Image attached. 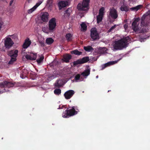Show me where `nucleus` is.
Wrapping results in <instances>:
<instances>
[{
    "mask_svg": "<svg viewBox=\"0 0 150 150\" xmlns=\"http://www.w3.org/2000/svg\"><path fill=\"white\" fill-rule=\"evenodd\" d=\"M54 93L56 95H59L61 93V90L59 89H56L54 90Z\"/></svg>",
    "mask_w": 150,
    "mask_h": 150,
    "instance_id": "nucleus-35",
    "label": "nucleus"
},
{
    "mask_svg": "<svg viewBox=\"0 0 150 150\" xmlns=\"http://www.w3.org/2000/svg\"><path fill=\"white\" fill-rule=\"evenodd\" d=\"M13 86L14 84L13 83L6 81L0 83V88H4L5 89V88H9L12 87Z\"/></svg>",
    "mask_w": 150,
    "mask_h": 150,
    "instance_id": "nucleus-10",
    "label": "nucleus"
},
{
    "mask_svg": "<svg viewBox=\"0 0 150 150\" xmlns=\"http://www.w3.org/2000/svg\"><path fill=\"white\" fill-rule=\"evenodd\" d=\"M120 59H118L117 61H110L105 64H104L102 66V69H104L105 68L107 67L117 63V62L120 60Z\"/></svg>",
    "mask_w": 150,
    "mask_h": 150,
    "instance_id": "nucleus-18",
    "label": "nucleus"
},
{
    "mask_svg": "<svg viewBox=\"0 0 150 150\" xmlns=\"http://www.w3.org/2000/svg\"><path fill=\"white\" fill-rule=\"evenodd\" d=\"M57 77V75L55 74L48 75L46 77V79L45 80V81L46 82H48L54 79Z\"/></svg>",
    "mask_w": 150,
    "mask_h": 150,
    "instance_id": "nucleus-19",
    "label": "nucleus"
},
{
    "mask_svg": "<svg viewBox=\"0 0 150 150\" xmlns=\"http://www.w3.org/2000/svg\"><path fill=\"white\" fill-rule=\"evenodd\" d=\"M31 42L28 38L26 39L25 41L24 44L23 45V48L26 49L30 45Z\"/></svg>",
    "mask_w": 150,
    "mask_h": 150,
    "instance_id": "nucleus-21",
    "label": "nucleus"
},
{
    "mask_svg": "<svg viewBox=\"0 0 150 150\" xmlns=\"http://www.w3.org/2000/svg\"><path fill=\"white\" fill-rule=\"evenodd\" d=\"M63 105H62V107H61L60 106V105L59 107L58 108H57V109H62V107H63Z\"/></svg>",
    "mask_w": 150,
    "mask_h": 150,
    "instance_id": "nucleus-46",
    "label": "nucleus"
},
{
    "mask_svg": "<svg viewBox=\"0 0 150 150\" xmlns=\"http://www.w3.org/2000/svg\"><path fill=\"white\" fill-rule=\"evenodd\" d=\"M55 18H53L50 19L48 23V27L45 26L42 28V30L44 33L48 34L49 33H52L55 29L56 22Z\"/></svg>",
    "mask_w": 150,
    "mask_h": 150,
    "instance_id": "nucleus-3",
    "label": "nucleus"
},
{
    "mask_svg": "<svg viewBox=\"0 0 150 150\" xmlns=\"http://www.w3.org/2000/svg\"><path fill=\"white\" fill-rule=\"evenodd\" d=\"M103 16L100 15L97 16V23H99L101 22L103 19Z\"/></svg>",
    "mask_w": 150,
    "mask_h": 150,
    "instance_id": "nucleus-33",
    "label": "nucleus"
},
{
    "mask_svg": "<svg viewBox=\"0 0 150 150\" xmlns=\"http://www.w3.org/2000/svg\"><path fill=\"white\" fill-rule=\"evenodd\" d=\"M149 13H147L146 14L143 15L141 21V27L139 25L140 22V19L139 18H135L134 21L132 24V28L133 30L135 32L137 33H144L147 31L148 27L146 25H144L143 23L144 22V19L145 18H148V15H149Z\"/></svg>",
    "mask_w": 150,
    "mask_h": 150,
    "instance_id": "nucleus-1",
    "label": "nucleus"
},
{
    "mask_svg": "<svg viewBox=\"0 0 150 150\" xmlns=\"http://www.w3.org/2000/svg\"><path fill=\"white\" fill-rule=\"evenodd\" d=\"M125 0H122L120 4L121 7L120 8V10L122 11H127L129 8L125 4Z\"/></svg>",
    "mask_w": 150,
    "mask_h": 150,
    "instance_id": "nucleus-16",
    "label": "nucleus"
},
{
    "mask_svg": "<svg viewBox=\"0 0 150 150\" xmlns=\"http://www.w3.org/2000/svg\"><path fill=\"white\" fill-rule=\"evenodd\" d=\"M124 27L125 28V30H126L128 27V25L127 24H125L124 25Z\"/></svg>",
    "mask_w": 150,
    "mask_h": 150,
    "instance_id": "nucleus-42",
    "label": "nucleus"
},
{
    "mask_svg": "<svg viewBox=\"0 0 150 150\" xmlns=\"http://www.w3.org/2000/svg\"><path fill=\"white\" fill-rule=\"evenodd\" d=\"M91 37L93 40L98 39L99 38V33L97 32L96 28H93L91 29Z\"/></svg>",
    "mask_w": 150,
    "mask_h": 150,
    "instance_id": "nucleus-8",
    "label": "nucleus"
},
{
    "mask_svg": "<svg viewBox=\"0 0 150 150\" xmlns=\"http://www.w3.org/2000/svg\"><path fill=\"white\" fill-rule=\"evenodd\" d=\"M89 60V57H86L81 59H78L73 63L74 65H76L79 64H83L87 62Z\"/></svg>",
    "mask_w": 150,
    "mask_h": 150,
    "instance_id": "nucleus-11",
    "label": "nucleus"
},
{
    "mask_svg": "<svg viewBox=\"0 0 150 150\" xmlns=\"http://www.w3.org/2000/svg\"><path fill=\"white\" fill-rule=\"evenodd\" d=\"M3 24V22H0V30H1L2 26Z\"/></svg>",
    "mask_w": 150,
    "mask_h": 150,
    "instance_id": "nucleus-41",
    "label": "nucleus"
},
{
    "mask_svg": "<svg viewBox=\"0 0 150 150\" xmlns=\"http://www.w3.org/2000/svg\"><path fill=\"white\" fill-rule=\"evenodd\" d=\"M33 0H27V2L28 3H31L32 2Z\"/></svg>",
    "mask_w": 150,
    "mask_h": 150,
    "instance_id": "nucleus-45",
    "label": "nucleus"
},
{
    "mask_svg": "<svg viewBox=\"0 0 150 150\" xmlns=\"http://www.w3.org/2000/svg\"><path fill=\"white\" fill-rule=\"evenodd\" d=\"M69 108L71 109L69 110H66L63 112L62 115L63 117L67 118L73 116L77 114L79 111L77 106H73Z\"/></svg>",
    "mask_w": 150,
    "mask_h": 150,
    "instance_id": "nucleus-4",
    "label": "nucleus"
},
{
    "mask_svg": "<svg viewBox=\"0 0 150 150\" xmlns=\"http://www.w3.org/2000/svg\"><path fill=\"white\" fill-rule=\"evenodd\" d=\"M110 15L112 18L114 19H116L118 17L117 12L114 8L110 9Z\"/></svg>",
    "mask_w": 150,
    "mask_h": 150,
    "instance_id": "nucleus-12",
    "label": "nucleus"
},
{
    "mask_svg": "<svg viewBox=\"0 0 150 150\" xmlns=\"http://www.w3.org/2000/svg\"><path fill=\"white\" fill-rule=\"evenodd\" d=\"M75 92L73 90H69L67 91L64 94V95L65 98L68 99L71 98L74 94Z\"/></svg>",
    "mask_w": 150,
    "mask_h": 150,
    "instance_id": "nucleus-14",
    "label": "nucleus"
},
{
    "mask_svg": "<svg viewBox=\"0 0 150 150\" xmlns=\"http://www.w3.org/2000/svg\"><path fill=\"white\" fill-rule=\"evenodd\" d=\"M46 43L48 45L52 44L54 42V40L52 38H48L46 39Z\"/></svg>",
    "mask_w": 150,
    "mask_h": 150,
    "instance_id": "nucleus-30",
    "label": "nucleus"
},
{
    "mask_svg": "<svg viewBox=\"0 0 150 150\" xmlns=\"http://www.w3.org/2000/svg\"><path fill=\"white\" fill-rule=\"evenodd\" d=\"M72 35L70 33H68L66 35V38L68 41H69L72 40Z\"/></svg>",
    "mask_w": 150,
    "mask_h": 150,
    "instance_id": "nucleus-32",
    "label": "nucleus"
},
{
    "mask_svg": "<svg viewBox=\"0 0 150 150\" xmlns=\"http://www.w3.org/2000/svg\"><path fill=\"white\" fill-rule=\"evenodd\" d=\"M28 73V72L27 69H23L21 74V77L23 79L25 78V77H26V75Z\"/></svg>",
    "mask_w": 150,
    "mask_h": 150,
    "instance_id": "nucleus-23",
    "label": "nucleus"
},
{
    "mask_svg": "<svg viewBox=\"0 0 150 150\" xmlns=\"http://www.w3.org/2000/svg\"><path fill=\"white\" fill-rule=\"evenodd\" d=\"M90 0H83L81 3L78 4L77 9L81 11H87L89 9Z\"/></svg>",
    "mask_w": 150,
    "mask_h": 150,
    "instance_id": "nucleus-6",
    "label": "nucleus"
},
{
    "mask_svg": "<svg viewBox=\"0 0 150 150\" xmlns=\"http://www.w3.org/2000/svg\"><path fill=\"white\" fill-rule=\"evenodd\" d=\"M68 5V3L67 1H60L57 4L59 9L60 10L66 7Z\"/></svg>",
    "mask_w": 150,
    "mask_h": 150,
    "instance_id": "nucleus-15",
    "label": "nucleus"
},
{
    "mask_svg": "<svg viewBox=\"0 0 150 150\" xmlns=\"http://www.w3.org/2000/svg\"><path fill=\"white\" fill-rule=\"evenodd\" d=\"M13 35H8L2 40V42H4V47L6 48L9 49L14 44L12 40L13 38Z\"/></svg>",
    "mask_w": 150,
    "mask_h": 150,
    "instance_id": "nucleus-5",
    "label": "nucleus"
},
{
    "mask_svg": "<svg viewBox=\"0 0 150 150\" xmlns=\"http://www.w3.org/2000/svg\"><path fill=\"white\" fill-rule=\"evenodd\" d=\"M49 14L48 13L46 12L42 13L41 17V20L43 22H46L48 21Z\"/></svg>",
    "mask_w": 150,
    "mask_h": 150,
    "instance_id": "nucleus-17",
    "label": "nucleus"
},
{
    "mask_svg": "<svg viewBox=\"0 0 150 150\" xmlns=\"http://www.w3.org/2000/svg\"><path fill=\"white\" fill-rule=\"evenodd\" d=\"M25 57L28 60H34L37 57V54L33 52L30 53L29 54H27L25 56Z\"/></svg>",
    "mask_w": 150,
    "mask_h": 150,
    "instance_id": "nucleus-13",
    "label": "nucleus"
},
{
    "mask_svg": "<svg viewBox=\"0 0 150 150\" xmlns=\"http://www.w3.org/2000/svg\"><path fill=\"white\" fill-rule=\"evenodd\" d=\"M81 30L82 31H86V30L87 25H86L83 22L81 25Z\"/></svg>",
    "mask_w": 150,
    "mask_h": 150,
    "instance_id": "nucleus-31",
    "label": "nucleus"
},
{
    "mask_svg": "<svg viewBox=\"0 0 150 150\" xmlns=\"http://www.w3.org/2000/svg\"><path fill=\"white\" fill-rule=\"evenodd\" d=\"M71 53L72 54H74L76 55H80L82 53L81 52H79L77 50L73 51L71 52Z\"/></svg>",
    "mask_w": 150,
    "mask_h": 150,
    "instance_id": "nucleus-34",
    "label": "nucleus"
},
{
    "mask_svg": "<svg viewBox=\"0 0 150 150\" xmlns=\"http://www.w3.org/2000/svg\"><path fill=\"white\" fill-rule=\"evenodd\" d=\"M71 56L70 55L67 54L64 56L62 60L64 62H69V60L71 59Z\"/></svg>",
    "mask_w": 150,
    "mask_h": 150,
    "instance_id": "nucleus-22",
    "label": "nucleus"
},
{
    "mask_svg": "<svg viewBox=\"0 0 150 150\" xmlns=\"http://www.w3.org/2000/svg\"><path fill=\"white\" fill-rule=\"evenodd\" d=\"M98 76H96V78L97 79L98 78Z\"/></svg>",
    "mask_w": 150,
    "mask_h": 150,
    "instance_id": "nucleus-47",
    "label": "nucleus"
},
{
    "mask_svg": "<svg viewBox=\"0 0 150 150\" xmlns=\"http://www.w3.org/2000/svg\"><path fill=\"white\" fill-rule=\"evenodd\" d=\"M42 83H43L42 82L41 83V84H40V85H39V86L41 85L42 84Z\"/></svg>",
    "mask_w": 150,
    "mask_h": 150,
    "instance_id": "nucleus-49",
    "label": "nucleus"
},
{
    "mask_svg": "<svg viewBox=\"0 0 150 150\" xmlns=\"http://www.w3.org/2000/svg\"><path fill=\"white\" fill-rule=\"evenodd\" d=\"M53 0H47V6L49 8H51L52 6Z\"/></svg>",
    "mask_w": 150,
    "mask_h": 150,
    "instance_id": "nucleus-29",
    "label": "nucleus"
},
{
    "mask_svg": "<svg viewBox=\"0 0 150 150\" xmlns=\"http://www.w3.org/2000/svg\"><path fill=\"white\" fill-rule=\"evenodd\" d=\"M43 1V0H38V2L32 8L27 10L28 13L31 14L35 11L38 7L42 3Z\"/></svg>",
    "mask_w": 150,
    "mask_h": 150,
    "instance_id": "nucleus-9",
    "label": "nucleus"
},
{
    "mask_svg": "<svg viewBox=\"0 0 150 150\" xmlns=\"http://www.w3.org/2000/svg\"><path fill=\"white\" fill-rule=\"evenodd\" d=\"M84 49L86 51L88 52H92L93 50V49L91 46H84Z\"/></svg>",
    "mask_w": 150,
    "mask_h": 150,
    "instance_id": "nucleus-25",
    "label": "nucleus"
},
{
    "mask_svg": "<svg viewBox=\"0 0 150 150\" xmlns=\"http://www.w3.org/2000/svg\"><path fill=\"white\" fill-rule=\"evenodd\" d=\"M39 58L37 60V62L38 64H39L40 63L42 62L44 59V57L42 55L39 56Z\"/></svg>",
    "mask_w": 150,
    "mask_h": 150,
    "instance_id": "nucleus-28",
    "label": "nucleus"
},
{
    "mask_svg": "<svg viewBox=\"0 0 150 150\" xmlns=\"http://www.w3.org/2000/svg\"><path fill=\"white\" fill-rule=\"evenodd\" d=\"M90 68H88L87 69L85 70L82 72L81 75L84 77L83 78L79 74H77L75 77V79L76 82H79L83 81V79H86L87 77L90 74Z\"/></svg>",
    "mask_w": 150,
    "mask_h": 150,
    "instance_id": "nucleus-7",
    "label": "nucleus"
},
{
    "mask_svg": "<svg viewBox=\"0 0 150 150\" xmlns=\"http://www.w3.org/2000/svg\"><path fill=\"white\" fill-rule=\"evenodd\" d=\"M109 91H108V92H109Z\"/></svg>",
    "mask_w": 150,
    "mask_h": 150,
    "instance_id": "nucleus-51",
    "label": "nucleus"
},
{
    "mask_svg": "<svg viewBox=\"0 0 150 150\" xmlns=\"http://www.w3.org/2000/svg\"><path fill=\"white\" fill-rule=\"evenodd\" d=\"M18 53V51L17 50H13L9 51L8 53V54L11 57H16Z\"/></svg>",
    "mask_w": 150,
    "mask_h": 150,
    "instance_id": "nucleus-20",
    "label": "nucleus"
},
{
    "mask_svg": "<svg viewBox=\"0 0 150 150\" xmlns=\"http://www.w3.org/2000/svg\"><path fill=\"white\" fill-rule=\"evenodd\" d=\"M6 90L4 89L3 91H0V94L4 92H6Z\"/></svg>",
    "mask_w": 150,
    "mask_h": 150,
    "instance_id": "nucleus-40",
    "label": "nucleus"
},
{
    "mask_svg": "<svg viewBox=\"0 0 150 150\" xmlns=\"http://www.w3.org/2000/svg\"><path fill=\"white\" fill-rule=\"evenodd\" d=\"M116 0H112V1H116Z\"/></svg>",
    "mask_w": 150,
    "mask_h": 150,
    "instance_id": "nucleus-48",
    "label": "nucleus"
},
{
    "mask_svg": "<svg viewBox=\"0 0 150 150\" xmlns=\"http://www.w3.org/2000/svg\"><path fill=\"white\" fill-rule=\"evenodd\" d=\"M142 6L141 5H138L135 7H132L130 8V9L132 11H137L138 10L140 9Z\"/></svg>",
    "mask_w": 150,
    "mask_h": 150,
    "instance_id": "nucleus-26",
    "label": "nucleus"
},
{
    "mask_svg": "<svg viewBox=\"0 0 150 150\" xmlns=\"http://www.w3.org/2000/svg\"><path fill=\"white\" fill-rule=\"evenodd\" d=\"M107 50V49L106 48H102L100 49L101 53L102 54H105L106 53Z\"/></svg>",
    "mask_w": 150,
    "mask_h": 150,
    "instance_id": "nucleus-38",
    "label": "nucleus"
},
{
    "mask_svg": "<svg viewBox=\"0 0 150 150\" xmlns=\"http://www.w3.org/2000/svg\"><path fill=\"white\" fill-rule=\"evenodd\" d=\"M72 9L71 8H69L65 11V13L64 14V16L66 17H69L70 14L71 13Z\"/></svg>",
    "mask_w": 150,
    "mask_h": 150,
    "instance_id": "nucleus-27",
    "label": "nucleus"
},
{
    "mask_svg": "<svg viewBox=\"0 0 150 150\" xmlns=\"http://www.w3.org/2000/svg\"><path fill=\"white\" fill-rule=\"evenodd\" d=\"M146 38H144L143 39H140V41L141 42H142L143 41H145V40H146Z\"/></svg>",
    "mask_w": 150,
    "mask_h": 150,
    "instance_id": "nucleus-43",
    "label": "nucleus"
},
{
    "mask_svg": "<svg viewBox=\"0 0 150 150\" xmlns=\"http://www.w3.org/2000/svg\"><path fill=\"white\" fill-rule=\"evenodd\" d=\"M11 59L9 62V64H13V63L16 60V57H11Z\"/></svg>",
    "mask_w": 150,
    "mask_h": 150,
    "instance_id": "nucleus-37",
    "label": "nucleus"
},
{
    "mask_svg": "<svg viewBox=\"0 0 150 150\" xmlns=\"http://www.w3.org/2000/svg\"><path fill=\"white\" fill-rule=\"evenodd\" d=\"M116 26L117 25H115L112 26L111 28L108 30V32H111L116 27Z\"/></svg>",
    "mask_w": 150,
    "mask_h": 150,
    "instance_id": "nucleus-39",
    "label": "nucleus"
},
{
    "mask_svg": "<svg viewBox=\"0 0 150 150\" xmlns=\"http://www.w3.org/2000/svg\"><path fill=\"white\" fill-rule=\"evenodd\" d=\"M104 10L105 8L104 7H102L99 10V15L103 16Z\"/></svg>",
    "mask_w": 150,
    "mask_h": 150,
    "instance_id": "nucleus-36",
    "label": "nucleus"
},
{
    "mask_svg": "<svg viewBox=\"0 0 150 150\" xmlns=\"http://www.w3.org/2000/svg\"><path fill=\"white\" fill-rule=\"evenodd\" d=\"M63 85V81L60 79L57 80L55 82L54 85L56 87L61 86Z\"/></svg>",
    "mask_w": 150,
    "mask_h": 150,
    "instance_id": "nucleus-24",
    "label": "nucleus"
},
{
    "mask_svg": "<svg viewBox=\"0 0 150 150\" xmlns=\"http://www.w3.org/2000/svg\"><path fill=\"white\" fill-rule=\"evenodd\" d=\"M130 42V38L127 36L120 40L114 42L111 47L112 50L115 51L118 50H122L127 47L128 43Z\"/></svg>",
    "mask_w": 150,
    "mask_h": 150,
    "instance_id": "nucleus-2",
    "label": "nucleus"
},
{
    "mask_svg": "<svg viewBox=\"0 0 150 150\" xmlns=\"http://www.w3.org/2000/svg\"><path fill=\"white\" fill-rule=\"evenodd\" d=\"M44 43H42V45H43V46L44 45Z\"/></svg>",
    "mask_w": 150,
    "mask_h": 150,
    "instance_id": "nucleus-50",
    "label": "nucleus"
},
{
    "mask_svg": "<svg viewBox=\"0 0 150 150\" xmlns=\"http://www.w3.org/2000/svg\"><path fill=\"white\" fill-rule=\"evenodd\" d=\"M14 0H11L10 3V5L11 6L13 1Z\"/></svg>",
    "mask_w": 150,
    "mask_h": 150,
    "instance_id": "nucleus-44",
    "label": "nucleus"
}]
</instances>
